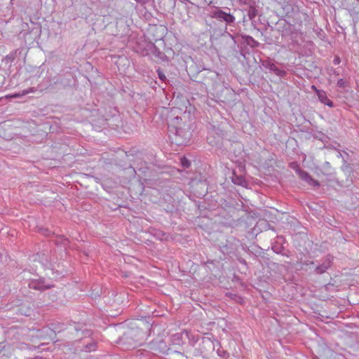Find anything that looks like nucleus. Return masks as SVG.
I'll return each mask as SVG.
<instances>
[{
	"mask_svg": "<svg viewBox=\"0 0 359 359\" xmlns=\"http://www.w3.org/2000/svg\"><path fill=\"white\" fill-rule=\"evenodd\" d=\"M181 163L184 168H189L190 165L189 161L184 157L181 158Z\"/></svg>",
	"mask_w": 359,
	"mask_h": 359,
	"instance_id": "obj_13",
	"label": "nucleus"
},
{
	"mask_svg": "<svg viewBox=\"0 0 359 359\" xmlns=\"http://www.w3.org/2000/svg\"><path fill=\"white\" fill-rule=\"evenodd\" d=\"M67 243V239H65V238L62 239V244H63L64 245H66Z\"/></svg>",
	"mask_w": 359,
	"mask_h": 359,
	"instance_id": "obj_18",
	"label": "nucleus"
},
{
	"mask_svg": "<svg viewBox=\"0 0 359 359\" xmlns=\"http://www.w3.org/2000/svg\"><path fill=\"white\" fill-rule=\"evenodd\" d=\"M337 86L339 88H344L346 86V82L344 79H340L337 81Z\"/></svg>",
	"mask_w": 359,
	"mask_h": 359,
	"instance_id": "obj_14",
	"label": "nucleus"
},
{
	"mask_svg": "<svg viewBox=\"0 0 359 359\" xmlns=\"http://www.w3.org/2000/svg\"><path fill=\"white\" fill-rule=\"evenodd\" d=\"M341 62V60L339 57H335L334 60H333V62L334 65H339Z\"/></svg>",
	"mask_w": 359,
	"mask_h": 359,
	"instance_id": "obj_17",
	"label": "nucleus"
},
{
	"mask_svg": "<svg viewBox=\"0 0 359 359\" xmlns=\"http://www.w3.org/2000/svg\"><path fill=\"white\" fill-rule=\"evenodd\" d=\"M257 15V11L255 7L251 6L248 11V16L250 20H253Z\"/></svg>",
	"mask_w": 359,
	"mask_h": 359,
	"instance_id": "obj_9",
	"label": "nucleus"
},
{
	"mask_svg": "<svg viewBox=\"0 0 359 359\" xmlns=\"http://www.w3.org/2000/svg\"><path fill=\"white\" fill-rule=\"evenodd\" d=\"M232 182L235 184L244 187L248 186V182L245 180V177L243 175H237L234 172L232 176Z\"/></svg>",
	"mask_w": 359,
	"mask_h": 359,
	"instance_id": "obj_5",
	"label": "nucleus"
},
{
	"mask_svg": "<svg viewBox=\"0 0 359 359\" xmlns=\"http://www.w3.org/2000/svg\"><path fill=\"white\" fill-rule=\"evenodd\" d=\"M28 27V24L25 23L24 25H22V29L23 30H25V27Z\"/></svg>",
	"mask_w": 359,
	"mask_h": 359,
	"instance_id": "obj_20",
	"label": "nucleus"
},
{
	"mask_svg": "<svg viewBox=\"0 0 359 359\" xmlns=\"http://www.w3.org/2000/svg\"><path fill=\"white\" fill-rule=\"evenodd\" d=\"M330 260L327 259L322 264L316 267V271L317 273H323L325 272L330 266Z\"/></svg>",
	"mask_w": 359,
	"mask_h": 359,
	"instance_id": "obj_7",
	"label": "nucleus"
},
{
	"mask_svg": "<svg viewBox=\"0 0 359 359\" xmlns=\"http://www.w3.org/2000/svg\"><path fill=\"white\" fill-rule=\"evenodd\" d=\"M264 66L269 69L270 71L273 72L279 76H284L285 75V72L284 70H281L278 69L276 65L270 61H266L264 64Z\"/></svg>",
	"mask_w": 359,
	"mask_h": 359,
	"instance_id": "obj_4",
	"label": "nucleus"
},
{
	"mask_svg": "<svg viewBox=\"0 0 359 359\" xmlns=\"http://www.w3.org/2000/svg\"><path fill=\"white\" fill-rule=\"evenodd\" d=\"M34 27L32 29V32H34L36 36H39L41 34V27L39 25L32 22Z\"/></svg>",
	"mask_w": 359,
	"mask_h": 359,
	"instance_id": "obj_10",
	"label": "nucleus"
},
{
	"mask_svg": "<svg viewBox=\"0 0 359 359\" xmlns=\"http://www.w3.org/2000/svg\"><path fill=\"white\" fill-rule=\"evenodd\" d=\"M299 176L302 180H305L306 182H307L311 177L309 173L304 171H301L299 172Z\"/></svg>",
	"mask_w": 359,
	"mask_h": 359,
	"instance_id": "obj_11",
	"label": "nucleus"
},
{
	"mask_svg": "<svg viewBox=\"0 0 359 359\" xmlns=\"http://www.w3.org/2000/svg\"><path fill=\"white\" fill-rule=\"evenodd\" d=\"M180 120L181 121L182 118L177 116L172 120H171L170 123V127H173L175 130L174 137H171L172 141L177 145L187 144L189 139V133H183L182 128L178 125Z\"/></svg>",
	"mask_w": 359,
	"mask_h": 359,
	"instance_id": "obj_1",
	"label": "nucleus"
},
{
	"mask_svg": "<svg viewBox=\"0 0 359 359\" xmlns=\"http://www.w3.org/2000/svg\"><path fill=\"white\" fill-rule=\"evenodd\" d=\"M306 182H308V184H309L310 185H312L313 187H319L320 186L319 182L317 180L313 179L311 177Z\"/></svg>",
	"mask_w": 359,
	"mask_h": 359,
	"instance_id": "obj_12",
	"label": "nucleus"
},
{
	"mask_svg": "<svg viewBox=\"0 0 359 359\" xmlns=\"http://www.w3.org/2000/svg\"><path fill=\"white\" fill-rule=\"evenodd\" d=\"M29 287L31 289L39 290H45V289L49 287V286H45L42 283H41L39 281H36V280H32L29 283Z\"/></svg>",
	"mask_w": 359,
	"mask_h": 359,
	"instance_id": "obj_6",
	"label": "nucleus"
},
{
	"mask_svg": "<svg viewBox=\"0 0 359 359\" xmlns=\"http://www.w3.org/2000/svg\"><path fill=\"white\" fill-rule=\"evenodd\" d=\"M311 88L316 93V90H318L315 86H312Z\"/></svg>",
	"mask_w": 359,
	"mask_h": 359,
	"instance_id": "obj_19",
	"label": "nucleus"
},
{
	"mask_svg": "<svg viewBox=\"0 0 359 359\" xmlns=\"http://www.w3.org/2000/svg\"><path fill=\"white\" fill-rule=\"evenodd\" d=\"M241 262L243 263V264H245V260L242 261Z\"/></svg>",
	"mask_w": 359,
	"mask_h": 359,
	"instance_id": "obj_21",
	"label": "nucleus"
},
{
	"mask_svg": "<svg viewBox=\"0 0 359 359\" xmlns=\"http://www.w3.org/2000/svg\"><path fill=\"white\" fill-rule=\"evenodd\" d=\"M85 350L86 351H93L95 350V344H90L89 345L86 346Z\"/></svg>",
	"mask_w": 359,
	"mask_h": 359,
	"instance_id": "obj_15",
	"label": "nucleus"
},
{
	"mask_svg": "<svg viewBox=\"0 0 359 359\" xmlns=\"http://www.w3.org/2000/svg\"><path fill=\"white\" fill-rule=\"evenodd\" d=\"M158 74L161 80L164 81L165 79V76L159 69H158Z\"/></svg>",
	"mask_w": 359,
	"mask_h": 359,
	"instance_id": "obj_16",
	"label": "nucleus"
},
{
	"mask_svg": "<svg viewBox=\"0 0 359 359\" xmlns=\"http://www.w3.org/2000/svg\"><path fill=\"white\" fill-rule=\"evenodd\" d=\"M210 16L219 21H224L227 24L233 23L235 21V17L229 13H226L217 8L211 13Z\"/></svg>",
	"mask_w": 359,
	"mask_h": 359,
	"instance_id": "obj_2",
	"label": "nucleus"
},
{
	"mask_svg": "<svg viewBox=\"0 0 359 359\" xmlns=\"http://www.w3.org/2000/svg\"><path fill=\"white\" fill-rule=\"evenodd\" d=\"M316 95H317L320 102H322L323 104H324L330 107H332L334 106L332 101H331L327 97V94L324 90H316Z\"/></svg>",
	"mask_w": 359,
	"mask_h": 359,
	"instance_id": "obj_3",
	"label": "nucleus"
},
{
	"mask_svg": "<svg viewBox=\"0 0 359 359\" xmlns=\"http://www.w3.org/2000/svg\"><path fill=\"white\" fill-rule=\"evenodd\" d=\"M34 92H35V90L34 88H29L26 90H22L21 93H13V94L8 95L7 97L17 98V97H20L22 96L26 95L29 93H34Z\"/></svg>",
	"mask_w": 359,
	"mask_h": 359,
	"instance_id": "obj_8",
	"label": "nucleus"
}]
</instances>
